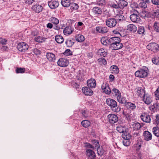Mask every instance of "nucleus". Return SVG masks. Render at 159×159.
Segmentation results:
<instances>
[{
    "mask_svg": "<svg viewBox=\"0 0 159 159\" xmlns=\"http://www.w3.org/2000/svg\"><path fill=\"white\" fill-rule=\"evenodd\" d=\"M106 103L112 111L117 112L120 111V108L118 106L117 102L113 99H107L106 100Z\"/></svg>",
    "mask_w": 159,
    "mask_h": 159,
    "instance_id": "f257e3e1",
    "label": "nucleus"
},
{
    "mask_svg": "<svg viewBox=\"0 0 159 159\" xmlns=\"http://www.w3.org/2000/svg\"><path fill=\"white\" fill-rule=\"evenodd\" d=\"M111 92L112 94H114L115 97L116 98L119 102L121 104L125 103V99L121 97L120 93L118 89L114 88L111 91Z\"/></svg>",
    "mask_w": 159,
    "mask_h": 159,
    "instance_id": "f03ea898",
    "label": "nucleus"
},
{
    "mask_svg": "<svg viewBox=\"0 0 159 159\" xmlns=\"http://www.w3.org/2000/svg\"><path fill=\"white\" fill-rule=\"evenodd\" d=\"M136 77L139 78H145L148 75V69L146 67L140 69L135 73Z\"/></svg>",
    "mask_w": 159,
    "mask_h": 159,
    "instance_id": "7ed1b4c3",
    "label": "nucleus"
},
{
    "mask_svg": "<svg viewBox=\"0 0 159 159\" xmlns=\"http://www.w3.org/2000/svg\"><path fill=\"white\" fill-rule=\"evenodd\" d=\"M147 48L149 50L156 52L159 49L158 45L156 43H149L147 46Z\"/></svg>",
    "mask_w": 159,
    "mask_h": 159,
    "instance_id": "20e7f679",
    "label": "nucleus"
},
{
    "mask_svg": "<svg viewBox=\"0 0 159 159\" xmlns=\"http://www.w3.org/2000/svg\"><path fill=\"white\" fill-rule=\"evenodd\" d=\"M107 118L108 121L111 124L115 123L118 120V118L117 116L114 114L108 115Z\"/></svg>",
    "mask_w": 159,
    "mask_h": 159,
    "instance_id": "39448f33",
    "label": "nucleus"
},
{
    "mask_svg": "<svg viewBox=\"0 0 159 159\" xmlns=\"http://www.w3.org/2000/svg\"><path fill=\"white\" fill-rule=\"evenodd\" d=\"M106 25L110 28L115 27L116 24V20L114 18H110L106 19Z\"/></svg>",
    "mask_w": 159,
    "mask_h": 159,
    "instance_id": "423d86ee",
    "label": "nucleus"
},
{
    "mask_svg": "<svg viewBox=\"0 0 159 159\" xmlns=\"http://www.w3.org/2000/svg\"><path fill=\"white\" fill-rule=\"evenodd\" d=\"M29 48L28 45L24 42L19 43L17 46V48L20 51L24 52L27 51Z\"/></svg>",
    "mask_w": 159,
    "mask_h": 159,
    "instance_id": "0eeeda50",
    "label": "nucleus"
},
{
    "mask_svg": "<svg viewBox=\"0 0 159 159\" xmlns=\"http://www.w3.org/2000/svg\"><path fill=\"white\" fill-rule=\"evenodd\" d=\"M69 63L68 60L67 59L63 58H60L57 61L58 65L61 67H66L68 66Z\"/></svg>",
    "mask_w": 159,
    "mask_h": 159,
    "instance_id": "6e6552de",
    "label": "nucleus"
},
{
    "mask_svg": "<svg viewBox=\"0 0 159 159\" xmlns=\"http://www.w3.org/2000/svg\"><path fill=\"white\" fill-rule=\"evenodd\" d=\"M102 89L104 92L107 94H110L111 93V89L107 83H103L102 86Z\"/></svg>",
    "mask_w": 159,
    "mask_h": 159,
    "instance_id": "1a4fd4ad",
    "label": "nucleus"
},
{
    "mask_svg": "<svg viewBox=\"0 0 159 159\" xmlns=\"http://www.w3.org/2000/svg\"><path fill=\"white\" fill-rule=\"evenodd\" d=\"M134 13L132 14L130 16V18L131 21L134 22H138L140 20L139 16L136 14V12L138 13L137 11H134Z\"/></svg>",
    "mask_w": 159,
    "mask_h": 159,
    "instance_id": "9d476101",
    "label": "nucleus"
},
{
    "mask_svg": "<svg viewBox=\"0 0 159 159\" xmlns=\"http://www.w3.org/2000/svg\"><path fill=\"white\" fill-rule=\"evenodd\" d=\"M143 136L144 140L147 141L151 140L152 139V134L148 131H144Z\"/></svg>",
    "mask_w": 159,
    "mask_h": 159,
    "instance_id": "9b49d317",
    "label": "nucleus"
},
{
    "mask_svg": "<svg viewBox=\"0 0 159 159\" xmlns=\"http://www.w3.org/2000/svg\"><path fill=\"white\" fill-rule=\"evenodd\" d=\"M143 97L144 102L147 105L150 104L152 101V97L148 93L145 94Z\"/></svg>",
    "mask_w": 159,
    "mask_h": 159,
    "instance_id": "f8f14e48",
    "label": "nucleus"
},
{
    "mask_svg": "<svg viewBox=\"0 0 159 159\" xmlns=\"http://www.w3.org/2000/svg\"><path fill=\"white\" fill-rule=\"evenodd\" d=\"M140 118L142 120L146 123H150L151 118L150 116L146 113H143L140 116Z\"/></svg>",
    "mask_w": 159,
    "mask_h": 159,
    "instance_id": "ddd939ff",
    "label": "nucleus"
},
{
    "mask_svg": "<svg viewBox=\"0 0 159 159\" xmlns=\"http://www.w3.org/2000/svg\"><path fill=\"white\" fill-rule=\"evenodd\" d=\"M135 91L136 94L140 97H143L146 94L144 89L142 87L137 88Z\"/></svg>",
    "mask_w": 159,
    "mask_h": 159,
    "instance_id": "4468645a",
    "label": "nucleus"
},
{
    "mask_svg": "<svg viewBox=\"0 0 159 159\" xmlns=\"http://www.w3.org/2000/svg\"><path fill=\"white\" fill-rule=\"evenodd\" d=\"M130 127L134 130H138L139 129L142 125L139 122H134L131 123L130 124Z\"/></svg>",
    "mask_w": 159,
    "mask_h": 159,
    "instance_id": "2eb2a0df",
    "label": "nucleus"
},
{
    "mask_svg": "<svg viewBox=\"0 0 159 159\" xmlns=\"http://www.w3.org/2000/svg\"><path fill=\"white\" fill-rule=\"evenodd\" d=\"M83 93L86 95L90 96L93 94V92L90 88L85 87L82 88V89Z\"/></svg>",
    "mask_w": 159,
    "mask_h": 159,
    "instance_id": "dca6fc26",
    "label": "nucleus"
},
{
    "mask_svg": "<svg viewBox=\"0 0 159 159\" xmlns=\"http://www.w3.org/2000/svg\"><path fill=\"white\" fill-rule=\"evenodd\" d=\"M87 85L89 88H94L96 86V80L94 79H91L87 81Z\"/></svg>",
    "mask_w": 159,
    "mask_h": 159,
    "instance_id": "f3484780",
    "label": "nucleus"
},
{
    "mask_svg": "<svg viewBox=\"0 0 159 159\" xmlns=\"http://www.w3.org/2000/svg\"><path fill=\"white\" fill-rule=\"evenodd\" d=\"M123 44L120 43V42L116 43V44H114L110 45V48L112 49L117 50L123 47Z\"/></svg>",
    "mask_w": 159,
    "mask_h": 159,
    "instance_id": "a211bd4d",
    "label": "nucleus"
},
{
    "mask_svg": "<svg viewBox=\"0 0 159 159\" xmlns=\"http://www.w3.org/2000/svg\"><path fill=\"white\" fill-rule=\"evenodd\" d=\"M73 30V28H72L70 26H67L64 29L63 33L65 35H68L71 34Z\"/></svg>",
    "mask_w": 159,
    "mask_h": 159,
    "instance_id": "6ab92c4d",
    "label": "nucleus"
},
{
    "mask_svg": "<svg viewBox=\"0 0 159 159\" xmlns=\"http://www.w3.org/2000/svg\"><path fill=\"white\" fill-rule=\"evenodd\" d=\"M96 30L98 32L101 33H105L108 32L107 28L106 26H98L96 27Z\"/></svg>",
    "mask_w": 159,
    "mask_h": 159,
    "instance_id": "aec40b11",
    "label": "nucleus"
},
{
    "mask_svg": "<svg viewBox=\"0 0 159 159\" xmlns=\"http://www.w3.org/2000/svg\"><path fill=\"white\" fill-rule=\"evenodd\" d=\"M31 9L36 12L39 13L42 11L43 7L39 5H35L32 6Z\"/></svg>",
    "mask_w": 159,
    "mask_h": 159,
    "instance_id": "412c9836",
    "label": "nucleus"
},
{
    "mask_svg": "<svg viewBox=\"0 0 159 159\" xmlns=\"http://www.w3.org/2000/svg\"><path fill=\"white\" fill-rule=\"evenodd\" d=\"M125 106L127 109L133 111L136 108V106L134 103L130 102H127L125 103Z\"/></svg>",
    "mask_w": 159,
    "mask_h": 159,
    "instance_id": "4be33fe9",
    "label": "nucleus"
},
{
    "mask_svg": "<svg viewBox=\"0 0 159 159\" xmlns=\"http://www.w3.org/2000/svg\"><path fill=\"white\" fill-rule=\"evenodd\" d=\"M59 5V2L57 1H50L48 2V5L52 9L57 7Z\"/></svg>",
    "mask_w": 159,
    "mask_h": 159,
    "instance_id": "5701e85b",
    "label": "nucleus"
},
{
    "mask_svg": "<svg viewBox=\"0 0 159 159\" xmlns=\"http://www.w3.org/2000/svg\"><path fill=\"white\" fill-rule=\"evenodd\" d=\"M109 43L110 45L114 44H116L117 42L120 41V39L117 37L111 38L109 39Z\"/></svg>",
    "mask_w": 159,
    "mask_h": 159,
    "instance_id": "b1692460",
    "label": "nucleus"
},
{
    "mask_svg": "<svg viewBox=\"0 0 159 159\" xmlns=\"http://www.w3.org/2000/svg\"><path fill=\"white\" fill-rule=\"evenodd\" d=\"M127 30L133 33L136 32L137 30V28L135 25L132 24L127 25Z\"/></svg>",
    "mask_w": 159,
    "mask_h": 159,
    "instance_id": "393cba45",
    "label": "nucleus"
},
{
    "mask_svg": "<svg viewBox=\"0 0 159 159\" xmlns=\"http://www.w3.org/2000/svg\"><path fill=\"white\" fill-rule=\"evenodd\" d=\"M87 155L91 159H94L95 158L96 156L95 152L92 150L90 149H87L86 151Z\"/></svg>",
    "mask_w": 159,
    "mask_h": 159,
    "instance_id": "a878e982",
    "label": "nucleus"
},
{
    "mask_svg": "<svg viewBox=\"0 0 159 159\" xmlns=\"http://www.w3.org/2000/svg\"><path fill=\"white\" fill-rule=\"evenodd\" d=\"M119 8L123 9L124 7H126L128 4V3L124 0H120L118 1Z\"/></svg>",
    "mask_w": 159,
    "mask_h": 159,
    "instance_id": "bb28decb",
    "label": "nucleus"
},
{
    "mask_svg": "<svg viewBox=\"0 0 159 159\" xmlns=\"http://www.w3.org/2000/svg\"><path fill=\"white\" fill-rule=\"evenodd\" d=\"M92 11L93 14L96 15H100L102 13L101 9L98 7H94L92 9Z\"/></svg>",
    "mask_w": 159,
    "mask_h": 159,
    "instance_id": "cd10ccee",
    "label": "nucleus"
},
{
    "mask_svg": "<svg viewBox=\"0 0 159 159\" xmlns=\"http://www.w3.org/2000/svg\"><path fill=\"white\" fill-rule=\"evenodd\" d=\"M110 71L112 73L116 74L119 73V69L117 66L113 65L111 66Z\"/></svg>",
    "mask_w": 159,
    "mask_h": 159,
    "instance_id": "c85d7f7f",
    "label": "nucleus"
},
{
    "mask_svg": "<svg viewBox=\"0 0 159 159\" xmlns=\"http://www.w3.org/2000/svg\"><path fill=\"white\" fill-rule=\"evenodd\" d=\"M46 57L50 61H52L55 59V55L50 52H48L47 53Z\"/></svg>",
    "mask_w": 159,
    "mask_h": 159,
    "instance_id": "c756f323",
    "label": "nucleus"
},
{
    "mask_svg": "<svg viewBox=\"0 0 159 159\" xmlns=\"http://www.w3.org/2000/svg\"><path fill=\"white\" fill-rule=\"evenodd\" d=\"M75 39L77 41L80 42H83L85 39L84 36L80 34L75 35Z\"/></svg>",
    "mask_w": 159,
    "mask_h": 159,
    "instance_id": "7c9ffc66",
    "label": "nucleus"
},
{
    "mask_svg": "<svg viewBox=\"0 0 159 159\" xmlns=\"http://www.w3.org/2000/svg\"><path fill=\"white\" fill-rule=\"evenodd\" d=\"M98 55L103 57H105L107 54V51L102 48L99 49L98 51Z\"/></svg>",
    "mask_w": 159,
    "mask_h": 159,
    "instance_id": "2f4dec72",
    "label": "nucleus"
},
{
    "mask_svg": "<svg viewBox=\"0 0 159 159\" xmlns=\"http://www.w3.org/2000/svg\"><path fill=\"white\" fill-rule=\"evenodd\" d=\"M46 39V38L43 37L38 35L36 36L35 38H34V40L37 42L39 43H43L45 41Z\"/></svg>",
    "mask_w": 159,
    "mask_h": 159,
    "instance_id": "473e14b6",
    "label": "nucleus"
},
{
    "mask_svg": "<svg viewBox=\"0 0 159 159\" xmlns=\"http://www.w3.org/2000/svg\"><path fill=\"white\" fill-rule=\"evenodd\" d=\"M55 39L57 43H61L63 42L64 39L63 37L60 35H57L55 36Z\"/></svg>",
    "mask_w": 159,
    "mask_h": 159,
    "instance_id": "72a5a7b5",
    "label": "nucleus"
},
{
    "mask_svg": "<svg viewBox=\"0 0 159 159\" xmlns=\"http://www.w3.org/2000/svg\"><path fill=\"white\" fill-rule=\"evenodd\" d=\"M75 40L74 39H68L66 41V43L68 47H70L74 44L75 43Z\"/></svg>",
    "mask_w": 159,
    "mask_h": 159,
    "instance_id": "f704fd0d",
    "label": "nucleus"
},
{
    "mask_svg": "<svg viewBox=\"0 0 159 159\" xmlns=\"http://www.w3.org/2000/svg\"><path fill=\"white\" fill-rule=\"evenodd\" d=\"M116 130L119 133H124L126 131V128L124 126L120 125L117 127Z\"/></svg>",
    "mask_w": 159,
    "mask_h": 159,
    "instance_id": "c9c22d12",
    "label": "nucleus"
},
{
    "mask_svg": "<svg viewBox=\"0 0 159 159\" xmlns=\"http://www.w3.org/2000/svg\"><path fill=\"white\" fill-rule=\"evenodd\" d=\"M61 2V5L65 7H68L70 4V0H62Z\"/></svg>",
    "mask_w": 159,
    "mask_h": 159,
    "instance_id": "e433bc0d",
    "label": "nucleus"
},
{
    "mask_svg": "<svg viewBox=\"0 0 159 159\" xmlns=\"http://www.w3.org/2000/svg\"><path fill=\"white\" fill-rule=\"evenodd\" d=\"M101 43L104 45L110 44L109 39H107L105 37H103L101 38Z\"/></svg>",
    "mask_w": 159,
    "mask_h": 159,
    "instance_id": "4c0bfd02",
    "label": "nucleus"
},
{
    "mask_svg": "<svg viewBox=\"0 0 159 159\" xmlns=\"http://www.w3.org/2000/svg\"><path fill=\"white\" fill-rule=\"evenodd\" d=\"M152 131L153 134L157 137H159V128L156 127H154L152 128Z\"/></svg>",
    "mask_w": 159,
    "mask_h": 159,
    "instance_id": "58836bf2",
    "label": "nucleus"
},
{
    "mask_svg": "<svg viewBox=\"0 0 159 159\" xmlns=\"http://www.w3.org/2000/svg\"><path fill=\"white\" fill-rule=\"evenodd\" d=\"M49 21L53 24L57 25L59 23V20L55 17H52L49 19Z\"/></svg>",
    "mask_w": 159,
    "mask_h": 159,
    "instance_id": "ea45409f",
    "label": "nucleus"
},
{
    "mask_svg": "<svg viewBox=\"0 0 159 159\" xmlns=\"http://www.w3.org/2000/svg\"><path fill=\"white\" fill-rule=\"evenodd\" d=\"M97 150L98 154L100 156L102 155L105 152L104 150L102 148H100V146L97 148Z\"/></svg>",
    "mask_w": 159,
    "mask_h": 159,
    "instance_id": "a19ab883",
    "label": "nucleus"
},
{
    "mask_svg": "<svg viewBox=\"0 0 159 159\" xmlns=\"http://www.w3.org/2000/svg\"><path fill=\"white\" fill-rule=\"evenodd\" d=\"M82 125L85 128H87L90 125V122L87 120H83L81 122Z\"/></svg>",
    "mask_w": 159,
    "mask_h": 159,
    "instance_id": "79ce46f5",
    "label": "nucleus"
},
{
    "mask_svg": "<svg viewBox=\"0 0 159 159\" xmlns=\"http://www.w3.org/2000/svg\"><path fill=\"white\" fill-rule=\"evenodd\" d=\"M110 7L111 8H114L115 9L120 8L119 3L116 2H112L110 4Z\"/></svg>",
    "mask_w": 159,
    "mask_h": 159,
    "instance_id": "37998d69",
    "label": "nucleus"
},
{
    "mask_svg": "<svg viewBox=\"0 0 159 159\" xmlns=\"http://www.w3.org/2000/svg\"><path fill=\"white\" fill-rule=\"evenodd\" d=\"M122 137L124 139H129L131 137L130 134L125 132L122 134Z\"/></svg>",
    "mask_w": 159,
    "mask_h": 159,
    "instance_id": "c03bdc74",
    "label": "nucleus"
},
{
    "mask_svg": "<svg viewBox=\"0 0 159 159\" xmlns=\"http://www.w3.org/2000/svg\"><path fill=\"white\" fill-rule=\"evenodd\" d=\"M145 31V28L143 26H139V27L137 31L138 33L140 34H144Z\"/></svg>",
    "mask_w": 159,
    "mask_h": 159,
    "instance_id": "a18cd8bd",
    "label": "nucleus"
},
{
    "mask_svg": "<svg viewBox=\"0 0 159 159\" xmlns=\"http://www.w3.org/2000/svg\"><path fill=\"white\" fill-rule=\"evenodd\" d=\"M152 62L157 65H159V57H155L152 58Z\"/></svg>",
    "mask_w": 159,
    "mask_h": 159,
    "instance_id": "49530a36",
    "label": "nucleus"
},
{
    "mask_svg": "<svg viewBox=\"0 0 159 159\" xmlns=\"http://www.w3.org/2000/svg\"><path fill=\"white\" fill-rule=\"evenodd\" d=\"M116 18L117 20L119 21H122L125 19V17L123 16L120 14H118L116 15Z\"/></svg>",
    "mask_w": 159,
    "mask_h": 159,
    "instance_id": "de8ad7c7",
    "label": "nucleus"
},
{
    "mask_svg": "<svg viewBox=\"0 0 159 159\" xmlns=\"http://www.w3.org/2000/svg\"><path fill=\"white\" fill-rule=\"evenodd\" d=\"M70 6H71V7L72 9L74 10H77L79 8L78 5L75 3H70Z\"/></svg>",
    "mask_w": 159,
    "mask_h": 159,
    "instance_id": "09e8293b",
    "label": "nucleus"
},
{
    "mask_svg": "<svg viewBox=\"0 0 159 159\" xmlns=\"http://www.w3.org/2000/svg\"><path fill=\"white\" fill-rule=\"evenodd\" d=\"M17 73H22L25 72V69L24 68H17L16 70Z\"/></svg>",
    "mask_w": 159,
    "mask_h": 159,
    "instance_id": "8fccbe9b",
    "label": "nucleus"
},
{
    "mask_svg": "<svg viewBox=\"0 0 159 159\" xmlns=\"http://www.w3.org/2000/svg\"><path fill=\"white\" fill-rule=\"evenodd\" d=\"M154 30L157 32H159V23L156 22L153 25Z\"/></svg>",
    "mask_w": 159,
    "mask_h": 159,
    "instance_id": "3c124183",
    "label": "nucleus"
},
{
    "mask_svg": "<svg viewBox=\"0 0 159 159\" xmlns=\"http://www.w3.org/2000/svg\"><path fill=\"white\" fill-rule=\"evenodd\" d=\"M155 120L156 122L157 127L159 128V114L156 115Z\"/></svg>",
    "mask_w": 159,
    "mask_h": 159,
    "instance_id": "603ef678",
    "label": "nucleus"
},
{
    "mask_svg": "<svg viewBox=\"0 0 159 159\" xmlns=\"http://www.w3.org/2000/svg\"><path fill=\"white\" fill-rule=\"evenodd\" d=\"M92 142L94 145V146L95 148H98L100 146L98 140L94 139L92 140Z\"/></svg>",
    "mask_w": 159,
    "mask_h": 159,
    "instance_id": "864d4df0",
    "label": "nucleus"
},
{
    "mask_svg": "<svg viewBox=\"0 0 159 159\" xmlns=\"http://www.w3.org/2000/svg\"><path fill=\"white\" fill-rule=\"evenodd\" d=\"M139 6L140 7L143 8H145L147 7L146 3L144 2H142L139 3Z\"/></svg>",
    "mask_w": 159,
    "mask_h": 159,
    "instance_id": "5fc2aeb1",
    "label": "nucleus"
},
{
    "mask_svg": "<svg viewBox=\"0 0 159 159\" xmlns=\"http://www.w3.org/2000/svg\"><path fill=\"white\" fill-rule=\"evenodd\" d=\"M7 42V40L5 39L0 38V44L6 45Z\"/></svg>",
    "mask_w": 159,
    "mask_h": 159,
    "instance_id": "6e6d98bb",
    "label": "nucleus"
},
{
    "mask_svg": "<svg viewBox=\"0 0 159 159\" xmlns=\"http://www.w3.org/2000/svg\"><path fill=\"white\" fill-rule=\"evenodd\" d=\"M123 114L125 115L127 120L128 121H130L131 120V114L128 113H125L124 112H123Z\"/></svg>",
    "mask_w": 159,
    "mask_h": 159,
    "instance_id": "4d7b16f0",
    "label": "nucleus"
},
{
    "mask_svg": "<svg viewBox=\"0 0 159 159\" xmlns=\"http://www.w3.org/2000/svg\"><path fill=\"white\" fill-rule=\"evenodd\" d=\"M155 95L156 100H159V87L155 92Z\"/></svg>",
    "mask_w": 159,
    "mask_h": 159,
    "instance_id": "13d9d810",
    "label": "nucleus"
},
{
    "mask_svg": "<svg viewBox=\"0 0 159 159\" xmlns=\"http://www.w3.org/2000/svg\"><path fill=\"white\" fill-rule=\"evenodd\" d=\"M123 145L126 146H128L130 143L129 139H124L123 141Z\"/></svg>",
    "mask_w": 159,
    "mask_h": 159,
    "instance_id": "bf43d9fd",
    "label": "nucleus"
},
{
    "mask_svg": "<svg viewBox=\"0 0 159 159\" xmlns=\"http://www.w3.org/2000/svg\"><path fill=\"white\" fill-rule=\"evenodd\" d=\"M98 61L101 62L103 65H105L107 64L106 60L104 58H101L98 59Z\"/></svg>",
    "mask_w": 159,
    "mask_h": 159,
    "instance_id": "052dcab7",
    "label": "nucleus"
},
{
    "mask_svg": "<svg viewBox=\"0 0 159 159\" xmlns=\"http://www.w3.org/2000/svg\"><path fill=\"white\" fill-rule=\"evenodd\" d=\"M64 54L67 56H69L72 55V52L70 49H68L65 51Z\"/></svg>",
    "mask_w": 159,
    "mask_h": 159,
    "instance_id": "680f3d73",
    "label": "nucleus"
},
{
    "mask_svg": "<svg viewBox=\"0 0 159 159\" xmlns=\"http://www.w3.org/2000/svg\"><path fill=\"white\" fill-rule=\"evenodd\" d=\"M97 3L98 5L101 6L105 4V0H97Z\"/></svg>",
    "mask_w": 159,
    "mask_h": 159,
    "instance_id": "e2e57ef3",
    "label": "nucleus"
},
{
    "mask_svg": "<svg viewBox=\"0 0 159 159\" xmlns=\"http://www.w3.org/2000/svg\"><path fill=\"white\" fill-rule=\"evenodd\" d=\"M153 15L156 16L157 17L159 18V10L157 9L155 11L153 12Z\"/></svg>",
    "mask_w": 159,
    "mask_h": 159,
    "instance_id": "0e129e2a",
    "label": "nucleus"
},
{
    "mask_svg": "<svg viewBox=\"0 0 159 159\" xmlns=\"http://www.w3.org/2000/svg\"><path fill=\"white\" fill-rule=\"evenodd\" d=\"M81 114L85 118H86L88 116L87 111L85 110H82L81 111Z\"/></svg>",
    "mask_w": 159,
    "mask_h": 159,
    "instance_id": "69168bd1",
    "label": "nucleus"
},
{
    "mask_svg": "<svg viewBox=\"0 0 159 159\" xmlns=\"http://www.w3.org/2000/svg\"><path fill=\"white\" fill-rule=\"evenodd\" d=\"M1 49L2 51H5L8 50V48L6 46L4 45L1 48Z\"/></svg>",
    "mask_w": 159,
    "mask_h": 159,
    "instance_id": "338daca9",
    "label": "nucleus"
},
{
    "mask_svg": "<svg viewBox=\"0 0 159 159\" xmlns=\"http://www.w3.org/2000/svg\"><path fill=\"white\" fill-rule=\"evenodd\" d=\"M152 2L153 4L159 5V0H152Z\"/></svg>",
    "mask_w": 159,
    "mask_h": 159,
    "instance_id": "774afa93",
    "label": "nucleus"
}]
</instances>
